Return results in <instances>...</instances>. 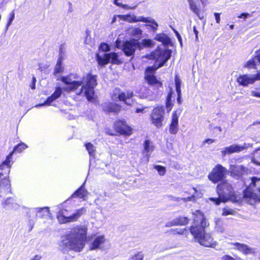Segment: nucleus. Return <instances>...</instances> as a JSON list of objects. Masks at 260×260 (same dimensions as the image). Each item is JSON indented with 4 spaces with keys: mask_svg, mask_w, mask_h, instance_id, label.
Returning a JSON list of instances; mask_svg holds the SVG:
<instances>
[{
    "mask_svg": "<svg viewBox=\"0 0 260 260\" xmlns=\"http://www.w3.org/2000/svg\"><path fill=\"white\" fill-rule=\"evenodd\" d=\"M209 225L204 213L197 210L192 213V222L189 227V231L194 240L201 245L213 248L217 245V243L214 241L210 233L206 232V229Z\"/></svg>",
    "mask_w": 260,
    "mask_h": 260,
    "instance_id": "obj_1",
    "label": "nucleus"
},
{
    "mask_svg": "<svg viewBox=\"0 0 260 260\" xmlns=\"http://www.w3.org/2000/svg\"><path fill=\"white\" fill-rule=\"evenodd\" d=\"M172 50L171 49H155L147 55L148 59L154 60L155 61L160 60L157 66H148L145 70L144 80L146 83L154 89H159L163 87V83L158 80L155 75L156 71L164 66L165 63L171 58Z\"/></svg>",
    "mask_w": 260,
    "mask_h": 260,
    "instance_id": "obj_2",
    "label": "nucleus"
},
{
    "mask_svg": "<svg viewBox=\"0 0 260 260\" xmlns=\"http://www.w3.org/2000/svg\"><path fill=\"white\" fill-rule=\"evenodd\" d=\"M87 228L84 225H77L67 235L69 241L64 244L66 247L75 252H80L85 246L87 240Z\"/></svg>",
    "mask_w": 260,
    "mask_h": 260,
    "instance_id": "obj_3",
    "label": "nucleus"
},
{
    "mask_svg": "<svg viewBox=\"0 0 260 260\" xmlns=\"http://www.w3.org/2000/svg\"><path fill=\"white\" fill-rule=\"evenodd\" d=\"M113 128H108L106 129V134L111 136H122L128 137L134 133V129L127 121L123 119H117L113 124Z\"/></svg>",
    "mask_w": 260,
    "mask_h": 260,
    "instance_id": "obj_4",
    "label": "nucleus"
},
{
    "mask_svg": "<svg viewBox=\"0 0 260 260\" xmlns=\"http://www.w3.org/2000/svg\"><path fill=\"white\" fill-rule=\"evenodd\" d=\"M97 78L98 76L92 75L91 72L88 73L85 77L82 78V81H83V83H84V85L82 86L79 94L81 93L83 90H84L85 95L88 101H91L94 100V88L98 84Z\"/></svg>",
    "mask_w": 260,
    "mask_h": 260,
    "instance_id": "obj_5",
    "label": "nucleus"
},
{
    "mask_svg": "<svg viewBox=\"0 0 260 260\" xmlns=\"http://www.w3.org/2000/svg\"><path fill=\"white\" fill-rule=\"evenodd\" d=\"M0 198L11 193V184L10 179L11 170L6 167L0 169Z\"/></svg>",
    "mask_w": 260,
    "mask_h": 260,
    "instance_id": "obj_6",
    "label": "nucleus"
},
{
    "mask_svg": "<svg viewBox=\"0 0 260 260\" xmlns=\"http://www.w3.org/2000/svg\"><path fill=\"white\" fill-rule=\"evenodd\" d=\"M165 109L163 106H157L154 108L150 115L152 124L157 128L162 126L164 119Z\"/></svg>",
    "mask_w": 260,
    "mask_h": 260,
    "instance_id": "obj_7",
    "label": "nucleus"
},
{
    "mask_svg": "<svg viewBox=\"0 0 260 260\" xmlns=\"http://www.w3.org/2000/svg\"><path fill=\"white\" fill-rule=\"evenodd\" d=\"M226 171L221 165L217 164L208 174V178L212 183H217L225 178Z\"/></svg>",
    "mask_w": 260,
    "mask_h": 260,
    "instance_id": "obj_8",
    "label": "nucleus"
},
{
    "mask_svg": "<svg viewBox=\"0 0 260 260\" xmlns=\"http://www.w3.org/2000/svg\"><path fill=\"white\" fill-rule=\"evenodd\" d=\"M230 185L226 182H222L217 186V193L218 198H210V201L214 203L216 205H219L221 203H225L228 201L227 193L225 190H228Z\"/></svg>",
    "mask_w": 260,
    "mask_h": 260,
    "instance_id": "obj_9",
    "label": "nucleus"
},
{
    "mask_svg": "<svg viewBox=\"0 0 260 260\" xmlns=\"http://www.w3.org/2000/svg\"><path fill=\"white\" fill-rule=\"evenodd\" d=\"M27 147V145L23 142H21L15 146L13 150L6 156L5 160L0 164V169H3V167H5L11 170L12 167L11 162L13 154L14 153H21L26 149Z\"/></svg>",
    "mask_w": 260,
    "mask_h": 260,
    "instance_id": "obj_10",
    "label": "nucleus"
},
{
    "mask_svg": "<svg viewBox=\"0 0 260 260\" xmlns=\"http://www.w3.org/2000/svg\"><path fill=\"white\" fill-rule=\"evenodd\" d=\"M230 175L233 178L239 180L242 179L245 175L250 173L249 169L244 166L232 165L230 167Z\"/></svg>",
    "mask_w": 260,
    "mask_h": 260,
    "instance_id": "obj_11",
    "label": "nucleus"
},
{
    "mask_svg": "<svg viewBox=\"0 0 260 260\" xmlns=\"http://www.w3.org/2000/svg\"><path fill=\"white\" fill-rule=\"evenodd\" d=\"M138 49L137 40L133 39L123 42L122 50L126 56H133L136 49Z\"/></svg>",
    "mask_w": 260,
    "mask_h": 260,
    "instance_id": "obj_12",
    "label": "nucleus"
},
{
    "mask_svg": "<svg viewBox=\"0 0 260 260\" xmlns=\"http://www.w3.org/2000/svg\"><path fill=\"white\" fill-rule=\"evenodd\" d=\"M230 245L234 246V249L240 252L245 255L254 254L256 252L254 249L250 248L247 244L244 243L232 242L230 243Z\"/></svg>",
    "mask_w": 260,
    "mask_h": 260,
    "instance_id": "obj_13",
    "label": "nucleus"
},
{
    "mask_svg": "<svg viewBox=\"0 0 260 260\" xmlns=\"http://www.w3.org/2000/svg\"><path fill=\"white\" fill-rule=\"evenodd\" d=\"M178 115L177 111L172 113L171 122L169 125V133L175 135L178 131Z\"/></svg>",
    "mask_w": 260,
    "mask_h": 260,
    "instance_id": "obj_14",
    "label": "nucleus"
},
{
    "mask_svg": "<svg viewBox=\"0 0 260 260\" xmlns=\"http://www.w3.org/2000/svg\"><path fill=\"white\" fill-rule=\"evenodd\" d=\"M103 111L106 113H118L122 109V106L117 103L110 102L103 106Z\"/></svg>",
    "mask_w": 260,
    "mask_h": 260,
    "instance_id": "obj_15",
    "label": "nucleus"
},
{
    "mask_svg": "<svg viewBox=\"0 0 260 260\" xmlns=\"http://www.w3.org/2000/svg\"><path fill=\"white\" fill-rule=\"evenodd\" d=\"M86 212V209L82 207L76 211V212L71 215L66 217L63 216V222L64 223L74 222L77 221L83 214Z\"/></svg>",
    "mask_w": 260,
    "mask_h": 260,
    "instance_id": "obj_16",
    "label": "nucleus"
},
{
    "mask_svg": "<svg viewBox=\"0 0 260 260\" xmlns=\"http://www.w3.org/2000/svg\"><path fill=\"white\" fill-rule=\"evenodd\" d=\"M236 81L239 85L246 87L249 84H253V79L252 76H250L248 74L239 75L236 79Z\"/></svg>",
    "mask_w": 260,
    "mask_h": 260,
    "instance_id": "obj_17",
    "label": "nucleus"
},
{
    "mask_svg": "<svg viewBox=\"0 0 260 260\" xmlns=\"http://www.w3.org/2000/svg\"><path fill=\"white\" fill-rule=\"evenodd\" d=\"M246 149L245 146H240L238 145H232L229 147H225L222 153L223 155L231 154L234 153H238Z\"/></svg>",
    "mask_w": 260,
    "mask_h": 260,
    "instance_id": "obj_18",
    "label": "nucleus"
},
{
    "mask_svg": "<svg viewBox=\"0 0 260 260\" xmlns=\"http://www.w3.org/2000/svg\"><path fill=\"white\" fill-rule=\"evenodd\" d=\"M188 2L190 9L192 12H193L198 17L199 19H203L204 18V13L202 11L199 6L193 0H188Z\"/></svg>",
    "mask_w": 260,
    "mask_h": 260,
    "instance_id": "obj_19",
    "label": "nucleus"
},
{
    "mask_svg": "<svg viewBox=\"0 0 260 260\" xmlns=\"http://www.w3.org/2000/svg\"><path fill=\"white\" fill-rule=\"evenodd\" d=\"M134 95V92L132 90H127L125 92H120L117 98L119 101L123 102L126 105L131 106V104L127 102V100L133 98Z\"/></svg>",
    "mask_w": 260,
    "mask_h": 260,
    "instance_id": "obj_20",
    "label": "nucleus"
},
{
    "mask_svg": "<svg viewBox=\"0 0 260 260\" xmlns=\"http://www.w3.org/2000/svg\"><path fill=\"white\" fill-rule=\"evenodd\" d=\"M62 92V88L60 86L56 87L53 93L47 98L45 103L47 105H50L52 102L58 99L61 96Z\"/></svg>",
    "mask_w": 260,
    "mask_h": 260,
    "instance_id": "obj_21",
    "label": "nucleus"
},
{
    "mask_svg": "<svg viewBox=\"0 0 260 260\" xmlns=\"http://www.w3.org/2000/svg\"><path fill=\"white\" fill-rule=\"evenodd\" d=\"M175 88L177 94V101L178 104L180 105L182 103L181 101V80L180 79L178 74L175 75Z\"/></svg>",
    "mask_w": 260,
    "mask_h": 260,
    "instance_id": "obj_22",
    "label": "nucleus"
},
{
    "mask_svg": "<svg viewBox=\"0 0 260 260\" xmlns=\"http://www.w3.org/2000/svg\"><path fill=\"white\" fill-rule=\"evenodd\" d=\"M155 39L157 41L161 42L163 45L165 46L170 45L172 46L173 45V43L171 42V39L168 35L165 34L160 33L157 34Z\"/></svg>",
    "mask_w": 260,
    "mask_h": 260,
    "instance_id": "obj_23",
    "label": "nucleus"
},
{
    "mask_svg": "<svg viewBox=\"0 0 260 260\" xmlns=\"http://www.w3.org/2000/svg\"><path fill=\"white\" fill-rule=\"evenodd\" d=\"M87 191L84 187V184H82L71 196L69 199L74 198L84 199L87 196Z\"/></svg>",
    "mask_w": 260,
    "mask_h": 260,
    "instance_id": "obj_24",
    "label": "nucleus"
},
{
    "mask_svg": "<svg viewBox=\"0 0 260 260\" xmlns=\"http://www.w3.org/2000/svg\"><path fill=\"white\" fill-rule=\"evenodd\" d=\"M109 54L108 53H105L103 57L98 53L96 54V59L99 66L103 67L110 62Z\"/></svg>",
    "mask_w": 260,
    "mask_h": 260,
    "instance_id": "obj_25",
    "label": "nucleus"
},
{
    "mask_svg": "<svg viewBox=\"0 0 260 260\" xmlns=\"http://www.w3.org/2000/svg\"><path fill=\"white\" fill-rule=\"evenodd\" d=\"M167 232L172 235H181L184 236L186 237H187L189 234L188 230L186 228L183 229L176 228L171 229Z\"/></svg>",
    "mask_w": 260,
    "mask_h": 260,
    "instance_id": "obj_26",
    "label": "nucleus"
},
{
    "mask_svg": "<svg viewBox=\"0 0 260 260\" xmlns=\"http://www.w3.org/2000/svg\"><path fill=\"white\" fill-rule=\"evenodd\" d=\"M105 241L104 236H98L91 243L90 249L94 250L98 249L100 247V246L104 243Z\"/></svg>",
    "mask_w": 260,
    "mask_h": 260,
    "instance_id": "obj_27",
    "label": "nucleus"
},
{
    "mask_svg": "<svg viewBox=\"0 0 260 260\" xmlns=\"http://www.w3.org/2000/svg\"><path fill=\"white\" fill-rule=\"evenodd\" d=\"M137 43L139 50L142 49L145 47H151L153 45L152 41L149 39H143L141 42L137 40Z\"/></svg>",
    "mask_w": 260,
    "mask_h": 260,
    "instance_id": "obj_28",
    "label": "nucleus"
},
{
    "mask_svg": "<svg viewBox=\"0 0 260 260\" xmlns=\"http://www.w3.org/2000/svg\"><path fill=\"white\" fill-rule=\"evenodd\" d=\"M177 226H185L188 224L190 219L186 216H179L175 218Z\"/></svg>",
    "mask_w": 260,
    "mask_h": 260,
    "instance_id": "obj_29",
    "label": "nucleus"
},
{
    "mask_svg": "<svg viewBox=\"0 0 260 260\" xmlns=\"http://www.w3.org/2000/svg\"><path fill=\"white\" fill-rule=\"evenodd\" d=\"M125 1V0H113V4L118 7L127 10H133L137 7V5L129 6L128 5L123 4L122 2Z\"/></svg>",
    "mask_w": 260,
    "mask_h": 260,
    "instance_id": "obj_30",
    "label": "nucleus"
},
{
    "mask_svg": "<svg viewBox=\"0 0 260 260\" xmlns=\"http://www.w3.org/2000/svg\"><path fill=\"white\" fill-rule=\"evenodd\" d=\"M256 59L255 55L252 56L249 60H248L245 64H244V67L245 68H246L247 69H257V65L256 63V62L255 60Z\"/></svg>",
    "mask_w": 260,
    "mask_h": 260,
    "instance_id": "obj_31",
    "label": "nucleus"
},
{
    "mask_svg": "<svg viewBox=\"0 0 260 260\" xmlns=\"http://www.w3.org/2000/svg\"><path fill=\"white\" fill-rule=\"evenodd\" d=\"M110 61L112 64H120L122 61L118 58V55L116 52H110Z\"/></svg>",
    "mask_w": 260,
    "mask_h": 260,
    "instance_id": "obj_32",
    "label": "nucleus"
},
{
    "mask_svg": "<svg viewBox=\"0 0 260 260\" xmlns=\"http://www.w3.org/2000/svg\"><path fill=\"white\" fill-rule=\"evenodd\" d=\"M64 69L61 65V60L59 58L58 59L53 71V75L56 76L58 74L63 72Z\"/></svg>",
    "mask_w": 260,
    "mask_h": 260,
    "instance_id": "obj_33",
    "label": "nucleus"
},
{
    "mask_svg": "<svg viewBox=\"0 0 260 260\" xmlns=\"http://www.w3.org/2000/svg\"><path fill=\"white\" fill-rule=\"evenodd\" d=\"M86 150L90 156L94 157L95 154V148L94 145L90 142L85 144Z\"/></svg>",
    "mask_w": 260,
    "mask_h": 260,
    "instance_id": "obj_34",
    "label": "nucleus"
},
{
    "mask_svg": "<svg viewBox=\"0 0 260 260\" xmlns=\"http://www.w3.org/2000/svg\"><path fill=\"white\" fill-rule=\"evenodd\" d=\"M38 216L40 218H44L47 217L49 214V207H45L39 209L38 210Z\"/></svg>",
    "mask_w": 260,
    "mask_h": 260,
    "instance_id": "obj_35",
    "label": "nucleus"
},
{
    "mask_svg": "<svg viewBox=\"0 0 260 260\" xmlns=\"http://www.w3.org/2000/svg\"><path fill=\"white\" fill-rule=\"evenodd\" d=\"M82 84L83 81H74L70 82L68 88L70 90L73 91L77 89L79 86L82 85Z\"/></svg>",
    "mask_w": 260,
    "mask_h": 260,
    "instance_id": "obj_36",
    "label": "nucleus"
},
{
    "mask_svg": "<svg viewBox=\"0 0 260 260\" xmlns=\"http://www.w3.org/2000/svg\"><path fill=\"white\" fill-rule=\"evenodd\" d=\"M143 152L148 153L153 150V146H150V141L149 140H146L144 142Z\"/></svg>",
    "mask_w": 260,
    "mask_h": 260,
    "instance_id": "obj_37",
    "label": "nucleus"
},
{
    "mask_svg": "<svg viewBox=\"0 0 260 260\" xmlns=\"http://www.w3.org/2000/svg\"><path fill=\"white\" fill-rule=\"evenodd\" d=\"M14 203V199L12 197H9L7 198L4 202H3L2 205L3 208H5L12 206Z\"/></svg>",
    "mask_w": 260,
    "mask_h": 260,
    "instance_id": "obj_38",
    "label": "nucleus"
},
{
    "mask_svg": "<svg viewBox=\"0 0 260 260\" xmlns=\"http://www.w3.org/2000/svg\"><path fill=\"white\" fill-rule=\"evenodd\" d=\"M144 257V255L143 254L142 252L139 251L132 255L128 260H143Z\"/></svg>",
    "mask_w": 260,
    "mask_h": 260,
    "instance_id": "obj_39",
    "label": "nucleus"
},
{
    "mask_svg": "<svg viewBox=\"0 0 260 260\" xmlns=\"http://www.w3.org/2000/svg\"><path fill=\"white\" fill-rule=\"evenodd\" d=\"M155 169L157 170L158 172V173L160 176H164L166 173V169L165 167L160 166V165H156L155 166Z\"/></svg>",
    "mask_w": 260,
    "mask_h": 260,
    "instance_id": "obj_40",
    "label": "nucleus"
},
{
    "mask_svg": "<svg viewBox=\"0 0 260 260\" xmlns=\"http://www.w3.org/2000/svg\"><path fill=\"white\" fill-rule=\"evenodd\" d=\"M149 20L147 17H140L139 19H137L135 16L131 18V20L129 21L131 22H136L138 21H141L143 22L148 23Z\"/></svg>",
    "mask_w": 260,
    "mask_h": 260,
    "instance_id": "obj_41",
    "label": "nucleus"
},
{
    "mask_svg": "<svg viewBox=\"0 0 260 260\" xmlns=\"http://www.w3.org/2000/svg\"><path fill=\"white\" fill-rule=\"evenodd\" d=\"M235 213V211L232 209L229 208H224L222 209V215L227 216L229 215H233Z\"/></svg>",
    "mask_w": 260,
    "mask_h": 260,
    "instance_id": "obj_42",
    "label": "nucleus"
},
{
    "mask_svg": "<svg viewBox=\"0 0 260 260\" xmlns=\"http://www.w3.org/2000/svg\"><path fill=\"white\" fill-rule=\"evenodd\" d=\"M133 36L141 37L142 35V30L139 27L134 28L132 31Z\"/></svg>",
    "mask_w": 260,
    "mask_h": 260,
    "instance_id": "obj_43",
    "label": "nucleus"
},
{
    "mask_svg": "<svg viewBox=\"0 0 260 260\" xmlns=\"http://www.w3.org/2000/svg\"><path fill=\"white\" fill-rule=\"evenodd\" d=\"M148 23L149 24H147V26L150 27L153 31H155L157 30L158 27V24L155 20H149Z\"/></svg>",
    "mask_w": 260,
    "mask_h": 260,
    "instance_id": "obj_44",
    "label": "nucleus"
},
{
    "mask_svg": "<svg viewBox=\"0 0 260 260\" xmlns=\"http://www.w3.org/2000/svg\"><path fill=\"white\" fill-rule=\"evenodd\" d=\"M174 106V104L172 103V100L168 101L166 100L165 107L167 109V112H170Z\"/></svg>",
    "mask_w": 260,
    "mask_h": 260,
    "instance_id": "obj_45",
    "label": "nucleus"
},
{
    "mask_svg": "<svg viewBox=\"0 0 260 260\" xmlns=\"http://www.w3.org/2000/svg\"><path fill=\"white\" fill-rule=\"evenodd\" d=\"M221 260H244L241 257H238L237 258H235L230 255L225 254L222 256Z\"/></svg>",
    "mask_w": 260,
    "mask_h": 260,
    "instance_id": "obj_46",
    "label": "nucleus"
},
{
    "mask_svg": "<svg viewBox=\"0 0 260 260\" xmlns=\"http://www.w3.org/2000/svg\"><path fill=\"white\" fill-rule=\"evenodd\" d=\"M100 48L104 52H108L110 50V46L106 43H102L100 45Z\"/></svg>",
    "mask_w": 260,
    "mask_h": 260,
    "instance_id": "obj_47",
    "label": "nucleus"
},
{
    "mask_svg": "<svg viewBox=\"0 0 260 260\" xmlns=\"http://www.w3.org/2000/svg\"><path fill=\"white\" fill-rule=\"evenodd\" d=\"M14 18H15V13L13 11L10 14L9 18L8 21L7 25H6L7 28H8L11 24Z\"/></svg>",
    "mask_w": 260,
    "mask_h": 260,
    "instance_id": "obj_48",
    "label": "nucleus"
},
{
    "mask_svg": "<svg viewBox=\"0 0 260 260\" xmlns=\"http://www.w3.org/2000/svg\"><path fill=\"white\" fill-rule=\"evenodd\" d=\"M251 182L249 185L250 188H254L256 186V182L260 180V178H258L256 177H253L251 178Z\"/></svg>",
    "mask_w": 260,
    "mask_h": 260,
    "instance_id": "obj_49",
    "label": "nucleus"
},
{
    "mask_svg": "<svg viewBox=\"0 0 260 260\" xmlns=\"http://www.w3.org/2000/svg\"><path fill=\"white\" fill-rule=\"evenodd\" d=\"M165 226L166 228H170L172 226H177L176 221H175V218L172 221L167 222Z\"/></svg>",
    "mask_w": 260,
    "mask_h": 260,
    "instance_id": "obj_50",
    "label": "nucleus"
},
{
    "mask_svg": "<svg viewBox=\"0 0 260 260\" xmlns=\"http://www.w3.org/2000/svg\"><path fill=\"white\" fill-rule=\"evenodd\" d=\"M251 15L248 13H242L240 14L238 17L239 18H243L244 19H246L247 18H248L249 16H251Z\"/></svg>",
    "mask_w": 260,
    "mask_h": 260,
    "instance_id": "obj_51",
    "label": "nucleus"
},
{
    "mask_svg": "<svg viewBox=\"0 0 260 260\" xmlns=\"http://www.w3.org/2000/svg\"><path fill=\"white\" fill-rule=\"evenodd\" d=\"M37 82V80L35 77H33L32 78L31 83L30 84V87L32 89H35L36 88V83Z\"/></svg>",
    "mask_w": 260,
    "mask_h": 260,
    "instance_id": "obj_52",
    "label": "nucleus"
},
{
    "mask_svg": "<svg viewBox=\"0 0 260 260\" xmlns=\"http://www.w3.org/2000/svg\"><path fill=\"white\" fill-rule=\"evenodd\" d=\"M252 78L253 79V83L257 80L260 81V72H257L255 75L252 76Z\"/></svg>",
    "mask_w": 260,
    "mask_h": 260,
    "instance_id": "obj_53",
    "label": "nucleus"
},
{
    "mask_svg": "<svg viewBox=\"0 0 260 260\" xmlns=\"http://www.w3.org/2000/svg\"><path fill=\"white\" fill-rule=\"evenodd\" d=\"M61 80L62 82H63L66 85H69L71 82L69 81V78L67 76L62 77L61 78Z\"/></svg>",
    "mask_w": 260,
    "mask_h": 260,
    "instance_id": "obj_54",
    "label": "nucleus"
},
{
    "mask_svg": "<svg viewBox=\"0 0 260 260\" xmlns=\"http://www.w3.org/2000/svg\"><path fill=\"white\" fill-rule=\"evenodd\" d=\"M214 16H215V18L216 22L217 23L219 24L220 23V13H214Z\"/></svg>",
    "mask_w": 260,
    "mask_h": 260,
    "instance_id": "obj_55",
    "label": "nucleus"
},
{
    "mask_svg": "<svg viewBox=\"0 0 260 260\" xmlns=\"http://www.w3.org/2000/svg\"><path fill=\"white\" fill-rule=\"evenodd\" d=\"M194 199H195L194 196L192 195V196L187 197V198H182V200L184 202H187V201H190L191 200H194Z\"/></svg>",
    "mask_w": 260,
    "mask_h": 260,
    "instance_id": "obj_56",
    "label": "nucleus"
},
{
    "mask_svg": "<svg viewBox=\"0 0 260 260\" xmlns=\"http://www.w3.org/2000/svg\"><path fill=\"white\" fill-rule=\"evenodd\" d=\"M251 95L252 96L259 98H260V92L252 91L251 92Z\"/></svg>",
    "mask_w": 260,
    "mask_h": 260,
    "instance_id": "obj_57",
    "label": "nucleus"
},
{
    "mask_svg": "<svg viewBox=\"0 0 260 260\" xmlns=\"http://www.w3.org/2000/svg\"><path fill=\"white\" fill-rule=\"evenodd\" d=\"M255 57L257 60L260 64V49L255 51Z\"/></svg>",
    "mask_w": 260,
    "mask_h": 260,
    "instance_id": "obj_58",
    "label": "nucleus"
},
{
    "mask_svg": "<svg viewBox=\"0 0 260 260\" xmlns=\"http://www.w3.org/2000/svg\"><path fill=\"white\" fill-rule=\"evenodd\" d=\"M173 92L172 91H170L167 95L166 100L170 101L172 100V97Z\"/></svg>",
    "mask_w": 260,
    "mask_h": 260,
    "instance_id": "obj_59",
    "label": "nucleus"
},
{
    "mask_svg": "<svg viewBox=\"0 0 260 260\" xmlns=\"http://www.w3.org/2000/svg\"><path fill=\"white\" fill-rule=\"evenodd\" d=\"M215 142V140L212 139H206L204 141V143H208L209 144H212Z\"/></svg>",
    "mask_w": 260,
    "mask_h": 260,
    "instance_id": "obj_60",
    "label": "nucleus"
},
{
    "mask_svg": "<svg viewBox=\"0 0 260 260\" xmlns=\"http://www.w3.org/2000/svg\"><path fill=\"white\" fill-rule=\"evenodd\" d=\"M193 32H194V33L195 34V36H196V40H198V34H199V31L197 29L196 26H194L193 27Z\"/></svg>",
    "mask_w": 260,
    "mask_h": 260,
    "instance_id": "obj_61",
    "label": "nucleus"
},
{
    "mask_svg": "<svg viewBox=\"0 0 260 260\" xmlns=\"http://www.w3.org/2000/svg\"><path fill=\"white\" fill-rule=\"evenodd\" d=\"M42 256L39 255H36L34 256L33 258L30 260H41Z\"/></svg>",
    "mask_w": 260,
    "mask_h": 260,
    "instance_id": "obj_62",
    "label": "nucleus"
},
{
    "mask_svg": "<svg viewBox=\"0 0 260 260\" xmlns=\"http://www.w3.org/2000/svg\"><path fill=\"white\" fill-rule=\"evenodd\" d=\"M145 108H138L136 109L135 112L136 113H139L140 112H142L144 110Z\"/></svg>",
    "mask_w": 260,
    "mask_h": 260,
    "instance_id": "obj_63",
    "label": "nucleus"
},
{
    "mask_svg": "<svg viewBox=\"0 0 260 260\" xmlns=\"http://www.w3.org/2000/svg\"><path fill=\"white\" fill-rule=\"evenodd\" d=\"M119 17H120L121 18H122L123 20H126V18L127 17H131V15H119L118 16Z\"/></svg>",
    "mask_w": 260,
    "mask_h": 260,
    "instance_id": "obj_64",
    "label": "nucleus"
}]
</instances>
